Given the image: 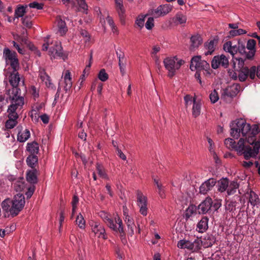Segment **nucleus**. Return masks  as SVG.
<instances>
[{"instance_id": "f257e3e1", "label": "nucleus", "mask_w": 260, "mask_h": 260, "mask_svg": "<svg viewBox=\"0 0 260 260\" xmlns=\"http://www.w3.org/2000/svg\"><path fill=\"white\" fill-rule=\"evenodd\" d=\"M231 135L235 139H238L241 134L245 137L244 140L255 139L256 136L260 133V127L257 124L252 126L247 123L243 119H238L230 124Z\"/></svg>"}, {"instance_id": "f03ea898", "label": "nucleus", "mask_w": 260, "mask_h": 260, "mask_svg": "<svg viewBox=\"0 0 260 260\" xmlns=\"http://www.w3.org/2000/svg\"><path fill=\"white\" fill-rule=\"evenodd\" d=\"M236 151L239 156H243L245 159L255 158L260 150V141L255 139L244 140L241 138L238 142Z\"/></svg>"}, {"instance_id": "7ed1b4c3", "label": "nucleus", "mask_w": 260, "mask_h": 260, "mask_svg": "<svg viewBox=\"0 0 260 260\" xmlns=\"http://www.w3.org/2000/svg\"><path fill=\"white\" fill-rule=\"evenodd\" d=\"M25 203V198L22 194L17 193L12 200L6 199L1 204L5 213L12 217L17 216L23 209Z\"/></svg>"}, {"instance_id": "20e7f679", "label": "nucleus", "mask_w": 260, "mask_h": 260, "mask_svg": "<svg viewBox=\"0 0 260 260\" xmlns=\"http://www.w3.org/2000/svg\"><path fill=\"white\" fill-rule=\"evenodd\" d=\"M99 216L112 231L119 234L122 239L125 238V232L123 229L122 221L117 214L112 216L111 215L102 211L99 213Z\"/></svg>"}, {"instance_id": "39448f33", "label": "nucleus", "mask_w": 260, "mask_h": 260, "mask_svg": "<svg viewBox=\"0 0 260 260\" xmlns=\"http://www.w3.org/2000/svg\"><path fill=\"white\" fill-rule=\"evenodd\" d=\"M9 82L12 86L11 89H8L6 91L7 97L6 100L8 102V99H13L17 98V97H22L20 95L21 90L18 87V84L20 81L19 75L17 71L13 70L9 77Z\"/></svg>"}, {"instance_id": "423d86ee", "label": "nucleus", "mask_w": 260, "mask_h": 260, "mask_svg": "<svg viewBox=\"0 0 260 260\" xmlns=\"http://www.w3.org/2000/svg\"><path fill=\"white\" fill-rule=\"evenodd\" d=\"M245 59L242 57H233V68L235 71H238V79L240 82L245 81L248 78L249 69L244 67Z\"/></svg>"}, {"instance_id": "0eeeda50", "label": "nucleus", "mask_w": 260, "mask_h": 260, "mask_svg": "<svg viewBox=\"0 0 260 260\" xmlns=\"http://www.w3.org/2000/svg\"><path fill=\"white\" fill-rule=\"evenodd\" d=\"M11 104L9 106L7 112L8 114V120H17L18 118V115L16 112V110L19 107H22L24 104L23 97H17L13 99H8Z\"/></svg>"}, {"instance_id": "6e6552de", "label": "nucleus", "mask_w": 260, "mask_h": 260, "mask_svg": "<svg viewBox=\"0 0 260 260\" xmlns=\"http://www.w3.org/2000/svg\"><path fill=\"white\" fill-rule=\"evenodd\" d=\"M3 57L7 65H10L13 70L17 71L19 68V63L17 53L8 48H5L3 51Z\"/></svg>"}, {"instance_id": "1a4fd4ad", "label": "nucleus", "mask_w": 260, "mask_h": 260, "mask_svg": "<svg viewBox=\"0 0 260 260\" xmlns=\"http://www.w3.org/2000/svg\"><path fill=\"white\" fill-rule=\"evenodd\" d=\"M210 69V65L206 61L201 59V56L193 57L190 61V69L194 71H208Z\"/></svg>"}, {"instance_id": "9d476101", "label": "nucleus", "mask_w": 260, "mask_h": 260, "mask_svg": "<svg viewBox=\"0 0 260 260\" xmlns=\"http://www.w3.org/2000/svg\"><path fill=\"white\" fill-rule=\"evenodd\" d=\"M137 205L140 208V212L143 216L147 214V198L140 191H137Z\"/></svg>"}, {"instance_id": "9b49d317", "label": "nucleus", "mask_w": 260, "mask_h": 260, "mask_svg": "<svg viewBox=\"0 0 260 260\" xmlns=\"http://www.w3.org/2000/svg\"><path fill=\"white\" fill-rule=\"evenodd\" d=\"M177 58L176 57H167L164 60L165 68L168 71V76L172 78L176 74V61Z\"/></svg>"}, {"instance_id": "f8f14e48", "label": "nucleus", "mask_w": 260, "mask_h": 260, "mask_svg": "<svg viewBox=\"0 0 260 260\" xmlns=\"http://www.w3.org/2000/svg\"><path fill=\"white\" fill-rule=\"evenodd\" d=\"M228 58L224 55L215 56L211 62V66L214 69H216L220 66L224 68H227L229 67Z\"/></svg>"}, {"instance_id": "ddd939ff", "label": "nucleus", "mask_w": 260, "mask_h": 260, "mask_svg": "<svg viewBox=\"0 0 260 260\" xmlns=\"http://www.w3.org/2000/svg\"><path fill=\"white\" fill-rule=\"evenodd\" d=\"M49 52L54 57L56 56L62 57L63 59L66 57L62 52L60 42H55L54 44H51L49 47Z\"/></svg>"}, {"instance_id": "4468645a", "label": "nucleus", "mask_w": 260, "mask_h": 260, "mask_svg": "<svg viewBox=\"0 0 260 260\" xmlns=\"http://www.w3.org/2000/svg\"><path fill=\"white\" fill-rule=\"evenodd\" d=\"M212 200L208 197L198 206V212L199 214L210 213L212 210Z\"/></svg>"}, {"instance_id": "2eb2a0df", "label": "nucleus", "mask_w": 260, "mask_h": 260, "mask_svg": "<svg viewBox=\"0 0 260 260\" xmlns=\"http://www.w3.org/2000/svg\"><path fill=\"white\" fill-rule=\"evenodd\" d=\"M216 183V181L214 178H211L208 179L200 186V193L203 194H207L212 189Z\"/></svg>"}, {"instance_id": "dca6fc26", "label": "nucleus", "mask_w": 260, "mask_h": 260, "mask_svg": "<svg viewBox=\"0 0 260 260\" xmlns=\"http://www.w3.org/2000/svg\"><path fill=\"white\" fill-rule=\"evenodd\" d=\"M91 226L93 232L95 234H99V237L104 239H107L105 228L102 224L98 221H94L91 224Z\"/></svg>"}, {"instance_id": "f3484780", "label": "nucleus", "mask_w": 260, "mask_h": 260, "mask_svg": "<svg viewBox=\"0 0 260 260\" xmlns=\"http://www.w3.org/2000/svg\"><path fill=\"white\" fill-rule=\"evenodd\" d=\"M171 7L168 5H161L155 10H150L149 13L156 17H158L168 14L171 11Z\"/></svg>"}, {"instance_id": "a211bd4d", "label": "nucleus", "mask_w": 260, "mask_h": 260, "mask_svg": "<svg viewBox=\"0 0 260 260\" xmlns=\"http://www.w3.org/2000/svg\"><path fill=\"white\" fill-rule=\"evenodd\" d=\"M241 86L239 84H234L225 88L222 93V95H226L230 97L235 96L239 92Z\"/></svg>"}, {"instance_id": "6ab92c4d", "label": "nucleus", "mask_w": 260, "mask_h": 260, "mask_svg": "<svg viewBox=\"0 0 260 260\" xmlns=\"http://www.w3.org/2000/svg\"><path fill=\"white\" fill-rule=\"evenodd\" d=\"M202 244L203 242L199 238H197L193 241L187 240V249L192 252H197L201 249Z\"/></svg>"}, {"instance_id": "aec40b11", "label": "nucleus", "mask_w": 260, "mask_h": 260, "mask_svg": "<svg viewBox=\"0 0 260 260\" xmlns=\"http://www.w3.org/2000/svg\"><path fill=\"white\" fill-rule=\"evenodd\" d=\"M237 46V43H235L233 41H228L224 44L223 48L225 51L230 53L233 57L238 52Z\"/></svg>"}, {"instance_id": "412c9836", "label": "nucleus", "mask_w": 260, "mask_h": 260, "mask_svg": "<svg viewBox=\"0 0 260 260\" xmlns=\"http://www.w3.org/2000/svg\"><path fill=\"white\" fill-rule=\"evenodd\" d=\"M61 87H63L66 92H67L72 87V78L71 77V73L69 70L66 71L63 81L62 83H60Z\"/></svg>"}, {"instance_id": "4be33fe9", "label": "nucleus", "mask_w": 260, "mask_h": 260, "mask_svg": "<svg viewBox=\"0 0 260 260\" xmlns=\"http://www.w3.org/2000/svg\"><path fill=\"white\" fill-rule=\"evenodd\" d=\"M116 54L119 60L118 65L120 73L122 75H124L125 73L126 59L122 53H118V51H116Z\"/></svg>"}, {"instance_id": "5701e85b", "label": "nucleus", "mask_w": 260, "mask_h": 260, "mask_svg": "<svg viewBox=\"0 0 260 260\" xmlns=\"http://www.w3.org/2000/svg\"><path fill=\"white\" fill-rule=\"evenodd\" d=\"M37 173L36 169H32L27 171L26 174V180L31 184H35L37 182Z\"/></svg>"}, {"instance_id": "b1692460", "label": "nucleus", "mask_w": 260, "mask_h": 260, "mask_svg": "<svg viewBox=\"0 0 260 260\" xmlns=\"http://www.w3.org/2000/svg\"><path fill=\"white\" fill-rule=\"evenodd\" d=\"M26 150L30 153V155H36L38 154L39 150V144L35 141L28 143Z\"/></svg>"}, {"instance_id": "393cba45", "label": "nucleus", "mask_w": 260, "mask_h": 260, "mask_svg": "<svg viewBox=\"0 0 260 260\" xmlns=\"http://www.w3.org/2000/svg\"><path fill=\"white\" fill-rule=\"evenodd\" d=\"M248 77H249L250 79L253 80L255 78V75L260 79V66L257 67L255 66H252L248 71Z\"/></svg>"}, {"instance_id": "a878e982", "label": "nucleus", "mask_w": 260, "mask_h": 260, "mask_svg": "<svg viewBox=\"0 0 260 260\" xmlns=\"http://www.w3.org/2000/svg\"><path fill=\"white\" fill-rule=\"evenodd\" d=\"M201 104L199 101H196V98L193 99V106L192 109V114L194 117H197L201 114Z\"/></svg>"}, {"instance_id": "bb28decb", "label": "nucleus", "mask_w": 260, "mask_h": 260, "mask_svg": "<svg viewBox=\"0 0 260 260\" xmlns=\"http://www.w3.org/2000/svg\"><path fill=\"white\" fill-rule=\"evenodd\" d=\"M57 32L61 36L64 35L68 31V28L65 21L61 18L57 19Z\"/></svg>"}, {"instance_id": "cd10ccee", "label": "nucleus", "mask_w": 260, "mask_h": 260, "mask_svg": "<svg viewBox=\"0 0 260 260\" xmlns=\"http://www.w3.org/2000/svg\"><path fill=\"white\" fill-rule=\"evenodd\" d=\"M116 9L118 13L120 21L122 23H124V10L123 9V6L122 4V0H115Z\"/></svg>"}, {"instance_id": "c85d7f7f", "label": "nucleus", "mask_w": 260, "mask_h": 260, "mask_svg": "<svg viewBox=\"0 0 260 260\" xmlns=\"http://www.w3.org/2000/svg\"><path fill=\"white\" fill-rule=\"evenodd\" d=\"M229 185V181L227 178H222L217 182V190L221 192L225 191Z\"/></svg>"}, {"instance_id": "c756f323", "label": "nucleus", "mask_w": 260, "mask_h": 260, "mask_svg": "<svg viewBox=\"0 0 260 260\" xmlns=\"http://www.w3.org/2000/svg\"><path fill=\"white\" fill-rule=\"evenodd\" d=\"M208 218L207 217H203L197 224L199 232L203 233L208 229Z\"/></svg>"}, {"instance_id": "7c9ffc66", "label": "nucleus", "mask_w": 260, "mask_h": 260, "mask_svg": "<svg viewBox=\"0 0 260 260\" xmlns=\"http://www.w3.org/2000/svg\"><path fill=\"white\" fill-rule=\"evenodd\" d=\"M248 198L249 202L253 206H256L260 203V199L258 196L253 191H250Z\"/></svg>"}, {"instance_id": "2f4dec72", "label": "nucleus", "mask_w": 260, "mask_h": 260, "mask_svg": "<svg viewBox=\"0 0 260 260\" xmlns=\"http://www.w3.org/2000/svg\"><path fill=\"white\" fill-rule=\"evenodd\" d=\"M30 134L28 129H26L23 132H19L17 135V140L20 142H24L30 137Z\"/></svg>"}, {"instance_id": "473e14b6", "label": "nucleus", "mask_w": 260, "mask_h": 260, "mask_svg": "<svg viewBox=\"0 0 260 260\" xmlns=\"http://www.w3.org/2000/svg\"><path fill=\"white\" fill-rule=\"evenodd\" d=\"M27 7V6L18 5L15 10V18L13 19V20H14L16 18H18L19 17H22L26 13V8Z\"/></svg>"}, {"instance_id": "72a5a7b5", "label": "nucleus", "mask_w": 260, "mask_h": 260, "mask_svg": "<svg viewBox=\"0 0 260 260\" xmlns=\"http://www.w3.org/2000/svg\"><path fill=\"white\" fill-rule=\"evenodd\" d=\"M38 156L36 155H29L26 158V163L32 169H34L36 165L38 163Z\"/></svg>"}, {"instance_id": "f704fd0d", "label": "nucleus", "mask_w": 260, "mask_h": 260, "mask_svg": "<svg viewBox=\"0 0 260 260\" xmlns=\"http://www.w3.org/2000/svg\"><path fill=\"white\" fill-rule=\"evenodd\" d=\"M191 42V47L192 48H197L202 43V39L199 35L193 36L190 38Z\"/></svg>"}, {"instance_id": "c9c22d12", "label": "nucleus", "mask_w": 260, "mask_h": 260, "mask_svg": "<svg viewBox=\"0 0 260 260\" xmlns=\"http://www.w3.org/2000/svg\"><path fill=\"white\" fill-rule=\"evenodd\" d=\"M239 184L236 181H232L227 188L228 194L230 196L234 194L237 189L239 188Z\"/></svg>"}, {"instance_id": "e433bc0d", "label": "nucleus", "mask_w": 260, "mask_h": 260, "mask_svg": "<svg viewBox=\"0 0 260 260\" xmlns=\"http://www.w3.org/2000/svg\"><path fill=\"white\" fill-rule=\"evenodd\" d=\"M14 187L16 191H21L23 190L26 187L23 178H22L14 183Z\"/></svg>"}, {"instance_id": "4c0bfd02", "label": "nucleus", "mask_w": 260, "mask_h": 260, "mask_svg": "<svg viewBox=\"0 0 260 260\" xmlns=\"http://www.w3.org/2000/svg\"><path fill=\"white\" fill-rule=\"evenodd\" d=\"M124 221L126 223L128 231L130 232L131 235H133L134 234L133 227L135 226L134 220L128 215H126L124 218Z\"/></svg>"}, {"instance_id": "58836bf2", "label": "nucleus", "mask_w": 260, "mask_h": 260, "mask_svg": "<svg viewBox=\"0 0 260 260\" xmlns=\"http://www.w3.org/2000/svg\"><path fill=\"white\" fill-rule=\"evenodd\" d=\"M224 144L229 149H233L235 151L238 147V143L236 144L235 141L232 138L226 139L224 141Z\"/></svg>"}, {"instance_id": "ea45409f", "label": "nucleus", "mask_w": 260, "mask_h": 260, "mask_svg": "<svg viewBox=\"0 0 260 260\" xmlns=\"http://www.w3.org/2000/svg\"><path fill=\"white\" fill-rule=\"evenodd\" d=\"M205 48L208 51L205 53L206 55L211 54L214 51V40H211L209 43L205 44Z\"/></svg>"}, {"instance_id": "a19ab883", "label": "nucleus", "mask_w": 260, "mask_h": 260, "mask_svg": "<svg viewBox=\"0 0 260 260\" xmlns=\"http://www.w3.org/2000/svg\"><path fill=\"white\" fill-rule=\"evenodd\" d=\"M31 16L26 15L24 17L22 18V23L26 27L30 28L32 26V21H31Z\"/></svg>"}, {"instance_id": "79ce46f5", "label": "nucleus", "mask_w": 260, "mask_h": 260, "mask_svg": "<svg viewBox=\"0 0 260 260\" xmlns=\"http://www.w3.org/2000/svg\"><path fill=\"white\" fill-rule=\"evenodd\" d=\"M237 203L235 201H228L225 206V209L230 212H234L236 210Z\"/></svg>"}, {"instance_id": "37998d69", "label": "nucleus", "mask_w": 260, "mask_h": 260, "mask_svg": "<svg viewBox=\"0 0 260 260\" xmlns=\"http://www.w3.org/2000/svg\"><path fill=\"white\" fill-rule=\"evenodd\" d=\"M76 222L80 229L85 228V220L80 213L77 216Z\"/></svg>"}, {"instance_id": "c03bdc74", "label": "nucleus", "mask_w": 260, "mask_h": 260, "mask_svg": "<svg viewBox=\"0 0 260 260\" xmlns=\"http://www.w3.org/2000/svg\"><path fill=\"white\" fill-rule=\"evenodd\" d=\"M98 77L103 82L106 81L108 79V75L105 69H102L99 73Z\"/></svg>"}, {"instance_id": "a18cd8bd", "label": "nucleus", "mask_w": 260, "mask_h": 260, "mask_svg": "<svg viewBox=\"0 0 260 260\" xmlns=\"http://www.w3.org/2000/svg\"><path fill=\"white\" fill-rule=\"evenodd\" d=\"M17 120H7L5 123V127L7 129L14 128L17 124Z\"/></svg>"}, {"instance_id": "49530a36", "label": "nucleus", "mask_w": 260, "mask_h": 260, "mask_svg": "<svg viewBox=\"0 0 260 260\" xmlns=\"http://www.w3.org/2000/svg\"><path fill=\"white\" fill-rule=\"evenodd\" d=\"M221 206V200H215L212 201L211 212L217 211Z\"/></svg>"}, {"instance_id": "de8ad7c7", "label": "nucleus", "mask_w": 260, "mask_h": 260, "mask_svg": "<svg viewBox=\"0 0 260 260\" xmlns=\"http://www.w3.org/2000/svg\"><path fill=\"white\" fill-rule=\"evenodd\" d=\"M229 33L230 36L232 37H235L238 35L245 34L246 33V31L244 29L240 28L238 29L231 30Z\"/></svg>"}, {"instance_id": "09e8293b", "label": "nucleus", "mask_w": 260, "mask_h": 260, "mask_svg": "<svg viewBox=\"0 0 260 260\" xmlns=\"http://www.w3.org/2000/svg\"><path fill=\"white\" fill-rule=\"evenodd\" d=\"M237 47L238 49V52L243 55L244 53H246L245 46L244 43H243L240 40L237 42Z\"/></svg>"}, {"instance_id": "8fccbe9b", "label": "nucleus", "mask_w": 260, "mask_h": 260, "mask_svg": "<svg viewBox=\"0 0 260 260\" xmlns=\"http://www.w3.org/2000/svg\"><path fill=\"white\" fill-rule=\"evenodd\" d=\"M176 21L178 22L180 24L186 23V17L185 16L181 14H177L175 16Z\"/></svg>"}, {"instance_id": "3c124183", "label": "nucleus", "mask_w": 260, "mask_h": 260, "mask_svg": "<svg viewBox=\"0 0 260 260\" xmlns=\"http://www.w3.org/2000/svg\"><path fill=\"white\" fill-rule=\"evenodd\" d=\"M210 99L212 103H215L219 100L218 94L215 89L210 93Z\"/></svg>"}, {"instance_id": "603ef678", "label": "nucleus", "mask_w": 260, "mask_h": 260, "mask_svg": "<svg viewBox=\"0 0 260 260\" xmlns=\"http://www.w3.org/2000/svg\"><path fill=\"white\" fill-rule=\"evenodd\" d=\"M256 41L254 39H249L247 41L246 48L248 50H255Z\"/></svg>"}, {"instance_id": "864d4df0", "label": "nucleus", "mask_w": 260, "mask_h": 260, "mask_svg": "<svg viewBox=\"0 0 260 260\" xmlns=\"http://www.w3.org/2000/svg\"><path fill=\"white\" fill-rule=\"evenodd\" d=\"M146 15L143 16L141 15L139 16V17L137 19L136 21V23L138 25L139 27L140 28H142L144 26L145 18Z\"/></svg>"}, {"instance_id": "5fc2aeb1", "label": "nucleus", "mask_w": 260, "mask_h": 260, "mask_svg": "<svg viewBox=\"0 0 260 260\" xmlns=\"http://www.w3.org/2000/svg\"><path fill=\"white\" fill-rule=\"evenodd\" d=\"M154 26V19L153 17H149L145 23V27L147 29L150 30Z\"/></svg>"}, {"instance_id": "6e6d98bb", "label": "nucleus", "mask_w": 260, "mask_h": 260, "mask_svg": "<svg viewBox=\"0 0 260 260\" xmlns=\"http://www.w3.org/2000/svg\"><path fill=\"white\" fill-rule=\"evenodd\" d=\"M28 6L30 8H35L37 10H41L43 9L44 5L42 3H38V2H34L30 3Z\"/></svg>"}, {"instance_id": "4d7b16f0", "label": "nucleus", "mask_w": 260, "mask_h": 260, "mask_svg": "<svg viewBox=\"0 0 260 260\" xmlns=\"http://www.w3.org/2000/svg\"><path fill=\"white\" fill-rule=\"evenodd\" d=\"M193 99L192 96L189 94H187L184 96V100L186 107L191 105L192 104H193Z\"/></svg>"}, {"instance_id": "13d9d810", "label": "nucleus", "mask_w": 260, "mask_h": 260, "mask_svg": "<svg viewBox=\"0 0 260 260\" xmlns=\"http://www.w3.org/2000/svg\"><path fill=\"white\" fill-rule=\"evenodd\" d=\"M206 243H205L206 247H211L215 242V238L214 236H209L207 239Z\"/></svg>"}, {"instance_id": "bf43d9fd", "label": "nucleus", "mask_w": 260, "mask_h": 260, "mask_svg": "<svg viewBox=\"0 0 260 260\" xmlns=\"http://www.w3.org/2000/svg\"><path fill=\"white\" fill-rule=\"evenodd\" d=\"M35 186L30 185L27 187V191L25 192V195L27 198H30L33 194L35 191Z\"/></svg>"}, {"instance_id": "052dcab7", "label": "nucleus", "mask_w": 260, "mask_h": 260, "mask_svg": "<svg viewBox=\"0 0 260 260\" xmlns=\"http://www.w3.org/2000/svg\"><path fill=\"white\" fill-rule=\"evenodd\" d=\"M77 2L80 8L83 10V12L84 13H87L88 6L85 2V0H79Z\"/></svg>"}, {"instance_id": "680f3d73", "label": "nucleus", "mask_w": 260, "mask_h": 260, "mask_svg": "<svg viewBox=\"0 0 260 260\" xmlns=\"http://www.w3.org/2000/svg\"><path fill=\"white\" fill-rule=\"evenodd\" d=\"M41 78L43 81L45 82V83L47 86H50L51 84V80L50 77L47 75L46 73H44L43 75L41 76Z\"/></svg>"}, {"instance_id": "e2e57ef3", "label": "nucleus", "mask_w": 260, "mask_h": 260, "mask_svg": "<svg viewBox=\"0 0 260 260\" xmlns=\"http://www.w3.org/2000/svg\"><path fill=\"white\" fill-rule=\"evenodd\" d=\"M96 170H97L99 175L101 177H102L103 178L106 177V176H107L106 174L105 173L104 170L103 169L102 167L98 164L96 165Z\"/></svg>"}, {"instance_id": "0e129e2a", "label": "nucleus", "mask_w": 260, "mask_h": 260, "mask_svg": "<svg viewBox=\"0 0 260 260\" xmlns=\"http://www.w3.org/2000/svg\"><path fill=\"white\" fill-rule=\"evenodd\" d=\"M255 53V50H249L248 52L246 51V53H244L245 58L248 59H252Z\"/></svg>"}, {"instance_id": "69168bd1", "label": "nucleus", "mask_w": 260, "mask_h": 260, "mask_svg": "<svg viewBox=\"0 0 260 260\" xmlns=\"http://www.w3.org/2000/svg\"><path fill=\"white\" fill-rule=\"evenodd\" d=\"M187 240H181L178 241L177 246L178 248L181 249H187Z\"/></svg>"}, {"instance_id": "338daca9", "label": "nucleus", "mask_w": 260, "mask_h": 260, "mask_svg": "<svg viewBox=\"0 0 260 260\" xmlns=\"http://www.w3.org/2000/svg\"><path fill=\"white\" fill-rule=\"evenodd\" d=\"M80 35L83 37L85 38L86 40V42L87 41H89L90 39V35L87 31L84 29H81L80 31Z\"/></svg>"}, {"instance_id": "774afa93", "label": "nucleus", "mask_w": 260, "mask_h": 260, "mask_svg": "<svg viewBox=\"0 0 260 260\" xmlns=\"http://www.w3.org/2000/svg\"><path fill=\"white\" fill-rule=\"evenodd\" d=\"M116 152L117 155L122 160H125L126 159V157L125 155L122 152V151L119 148H117L116 150Z\"/></svg>"}]
</instances>
